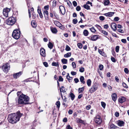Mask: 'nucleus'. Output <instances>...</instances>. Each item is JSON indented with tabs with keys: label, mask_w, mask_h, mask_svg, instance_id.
<instances>
[{
	"label": "nucleus",
	"mask_w": 129,
	"mask_h": 129,
	"mask_svg": "<svg viewBox=\"0 0 129 129\" xmlns=\"http://www.w3.org/2000/svg\"><path fill=\"white\" fill-rule=\"evenodd\" d=\"M99 67L100 70H102L103 69V66L102 64H100L99 66Z\"/></svg>",
	"instance_id": "obj_43"
},
{
	"label": "nucleus",
	"mask_w": 129,
	"mask_h": 129,
	"mask_svg": "<svg viewBox=\"0 0 129 129\" xmlns=\"http://www.w3.org/2000/svg\"><path fill=\"white\" fill-rule=\"evenodd\" d=\"M22 115V114L19 111L17 112L16 113L9 114L8 116V121L12 124L16 123L19 120L20 118Z\"/></svg>",
	"instance_id": "obj_2"
},
{
	"label": "nucleus",
	"mask_w": 129,
	"mask_h": 129,
	"mask_svg": "<svg viewBox=\"0 0 129 129\" xmlns=\"http://www.w3.org/2000/svg\"><path fill=\"white\" fill-rule=\"evenodd\" d=\"M73 4L74 7L77 6V3L76 1H74L73 2Z\"/></svg>",
	"instance_id": "obj_58"
},
{
	"label": "nucleus",
	"mask_w": 129,
	"mask_h": 129,
	"mask_svg": "<svg viewBox=\"0 0 129 129\" xmlns=\"http://www.w3.org/2000/svg\"><path fill=\"white\" fill-rule=\"evenodd\" d=\"M23 72L20 71L18 73H14L13 74V76L14 79H17L19 78L22 74Z\"/></svg>",
	"instance_id": "obj_8"
},
{
	"label": "nucleus",
	"mask_w": 129,
	"mask_h": 129,
	"mask_svg": "<svg viewBox=\"0 0 129 129\" xmlns=\"http://www.w3.org/2000/svg\"><path fill=\"white\" fill-rule=\"evenodd\" d=\"M81 7L79 6H77L76 8V10L77 11H79L81 10Z\"/></svg>",
	"instance_id": "obj_57"
},
{
	"label": "nucleus",
	"mask_w": 129,
	"mask_h": 129,
	"mask_svg": "<svg viewBox=\"0 0 129 129\" xmlns=\"http://www.w3.org/2000/svg\"><path fill=\"white\" fill-rule=\"evenodd\" d=\"M50 29L52 32L54 34H56L57 32V30L56 28L51 27Z\"/></svg>",
	"instance_id": "obj_18"
},
{
	"label": "nucleus",
	"mask_w": 129,
	"mask_h": 129,
	"mask_svg": "<svg viewBox=\"0 0 129 129\" xmlns=\"http://www.w3.org/2000/svg\"><path fill=\"white\" fill-rule=\"evenodd\" d=\"M55 24L57 26H60L61 25V24L57 21H55Z\"/></svg>",
	"instance_id": "obj_26"
},
{
	"label": "nucleus",
	"mask_w": 129,
	"mask_h": 129,
	"mask_svg": "<svg viewBox=\"0 0 129 129\" xmlns=\"http://www.w3.org/2000/svg\"><path fill=\"white\" fill-rule=\"evenodd\" d=\"M66 129H73L72 127H71L70 125H67L66 127Z\"/></svg>",
	"instance_id": "obj_60"
},
{
	"label": "nucleus",
	"mask_w": 129,
	"mask_h": 129,
	"mask_svg": "<svg viewBox=\"0 0 129 129\" xmlns=\"http://www.w3.org/2000/svg\"><path fill=\"white\" fill-rule=\"evenodd\" d=\"M40 55L42 56L45 57L46 56L45 51L44 48H42L40 50Z\"/></svg>",
	"instance_id": "obj_13"
},
{
	"label": "nucleus",
	"mask_w": 129,
	"mask_h": 129,
	"mask_svg": "<svg viewBox=\"0 0 129 129\" xmlns=\"http://www.w3.org/2000/svg\"><path fill=\"white\" fill-rule=\"evenodd\" d=\"M109 3V0H104V4L105 6L108 5Z\"/></svg>",
	"instance_id": "obj_31"
},
{
	"label": "nucleus",
	"mask_w": 129,
	"mask_h": 129,
	"mask_svg": "<svg viewBox=\"0 0 129 129\" xmlns=\"http://www.w3.org/2000/svg\"><path fill=\"white\" fill-rule=\"evenodd\" d=\"M110 127L111 128H117L118 127H117V126L113 124H111L110 125Z\"/></svg>",
	"instance_id": "obj_37"
},
{
	"label": "nucleus",
	"mask_w": 129,
	"mask_h": 129,
	"mask_svg": "<svg viewBox=\"0 0 129 129\" xmlns=\"http://www.w3.org/2000/svg\"><path fill=\"white\" fill-rule=\"evenodd\" d=\"M121 41L122 42L124 43H125L126 42V40L125 39H122Z\"/></svg>",
	"instance_id": "obj_62"
},
{
	"label": "nucleus",
	"mask_w": 129,
	"mask_h": 129,
	"mask_svg": "<svg viewBox=\"0 0 129 129\" xmlns=\"http://www.w3.org/2000/svg\"><path fill=\"white\" fill-rule=\"evenodd\" d=\"M84 70V68L83 67H82L80 68L79 69V71L81 73L83 72Z\"/></svg>",
	"instance_id": "obj_48"
},
{
	"label": "nucleus",
	"mask_w": 129,
	"mask_h": 129,
	"mask_svg": "<svg viewBox=\"0 0 129 129\" xmlns=\"http://www.w3.org/2000/svg\"><path fill=\"white\" fill-rule=\"evenodd\" d=\"M122 85L123 86V87L124 88H128V87L127 85L124 82H123L122 83Z\"/></svg>",
	"instance_id": "obj_39"
},
{
	"label": "nucleus",
	"mask_w": 129,
	"mask_h": 129,
	"mask_svg": "<svg viewBox=\"0 0 129 129\" xmlns=\"http://www.w3.org/2000/svg\"><path fill=\"white\" fill-rule=\"evenodd\" d=\"M48 45V47L50 49H52L53 46V44L50 42H49Z\"/></svg>",
	"instance_id": "obj_28"
},
{
	"label": "nucleus",
	"mask_w": 129,
	"mask_h": 129,
	"mask_svg": "<svg viewBox=\"0 0 129 129\" xmlns=\"http://www.w3.org/2000/svg\"><path fill=\"white\" fill-rule=\"evenodd\" d=\"M56 5V2L55 0H54L52 2V6L53 7H55Z\"/></svg>",
	"instance_id": "obj_40"
},
{
	"label": "nucleus",
	"mask_w": 129,
	"mask_h": 129,
	"mask_svg": "<svg viewBox=\"0 0 129 129\" xmlns=\"http://www.w3.org/2000/svg\"><path fill=\"white\" fill-rule=\"evenodd\" d=\"M78 22V21L77 19L75 18L73 19V24H76Z\"/></svg>",
	"instance_id": "obj_42"
},
{
	"label": "nucleus",
	"mask_w": 129,
	"mask_h": 129,
	"mask_svg": "<svg viewBox=\"0 0 129 129\" xmlns=\"http://www.w3.org/2000/svg\"><path fill=\"white\" fill-rule=\"evenodd\" d=\"M83 7L84 8L87 10H90V6L87 5L86 4H84L83 6Z\"/></svg>",
	"instance_id": "obj_24"
},
{
	"label": "nucleus",
	"mask_w": 129,
	"mask_h": 129,
	"mask_svg": "<svg viewBox=\"0 0 129 129\" xmlns=\"http://www.w3.org/2000/svg\"><path fill=\"white\" fill-rule=\"evenodd\" d=\"M101 104L102 107L104 108L105 107L106 105L105 103L104 102H101Z\"/></svg>",
	"instance_id": "obj_44"
},
{
	"label": "nucleus",
	"mask_w": 129,
	"mask_h": 129,
	"mask_svg": "<svg viewBox=\"0 0 129 129\" xmlns=\"http://www.w3.org/2000/svg\"><path fill=\"white\" fill-rule=\"evenodd\" d=\"M44 14L45 19L46 20H48L49 19L48 14V12L47 10H45L44 12Z\"/></svg>",
	"instance_id": "obj_15"
},
{
	"label": "nucleus",
	"mask_w": 129,
	"mask_h": 129,
	"mask_svg": "<svg viewBox=\"0 0 129 129\" xmlns=\"http://www.w3.org/2000/svg\"><path fill=\"white\" fill-rule=\"evenodd\" d=\"M68 5L69 6L70 8L72 7V5L71 3L68 0V1L67 2Z\"/></svg>",
	"instance_id": "obj_36"
},
{
	"label": "nucleus",
	"mask_w": 129,
	"mask_h": 129,
	"mask_svg": "<svg viewBox=\"0 0 129 129\" xmlns=\"http://www.w3.org/2000/svg\"><path fill=\"white\" fill-rule=\"evenodd\" d=\"M17 94L18 97L15 99L17 104L25 105L29 103V98L28 96L23 94L21 91H18Z\"/></svg>",
	"instance_id": "obj_1"
},
{
	"label": "nucleus",
	"mask_w": 129,
	"mask_h": 129,
	"mask_svg": "<svg viewBox=\"0 0 129 129\" xmlns=\"http://www.w3.org/2000/svg\"><path fill=\"white\" fill-rule=\"evenodd\" d=\"M33 78L32 77L30 78H28L27 79H26L25 80H24V82H30V81H33L32 80H31Z\"/></svg>",
	"instance_id": "obj_34"
},
{
	"label": "nucleus",
	"mask_w": 129,
	"mask_h": 129,
	"mask_svg": "<svg viewBox=\"0 0 129 129\" xmlns=\"http://www.w3.org/2000/svg\"><path fill=\"white\" fill-rule=\"evenodd\" d=\"M124 71L125 73L126 74H128L129 72V71L127 68H125L124 69Z\"/></svg>",
	"instance_id": "obj_49"
},
{
	"label": "nucleus",
	"mask_w": 129,
	"mask_h": 129,
	"mask_svg": "<svg viewBox=\"0 0 129 129\" xmlns=\"http://www.w3.org/2000/svg\"><path fill=\"white\" fill-rule=\"evenodd\" d=\"M58 81L60 82H62L63 81V79L61 76H60L59 77Z\"/></svg>",
	"instance_id": "obj_46"
},
{
	"label": "nucleus",
	"mask_w": 129,
	"mask_h": 129,
	"mask_svg": "<svg viewBox=\"0 0 129 129\" xmlns=\"http://www.w3.org/2000/svg\"><path fill=\"white\" fill-rule=\"evenodd\" d=\"M56 105L57 106V107L59 109L60 107V103L59 101H57L56 103Z\"/></svg>",
	"instance_id": "obj_35"
},
{
	"label": "nucleus",
	"mask_w": 129,
	"mask_h": 129,
	"mask_svg": "<svg viewBox=\"0 0 129 129\" xmlns=\"http://www.w3.org/2000/svg\"><path fill=\"white\" fill-rule=\"evenodd\" d=\"M77 46L80 49L82 48V45L81 43H78L77 44Z\"/></svg>",
	"instance_id": "obj_45"
},
{
	"label": "nucleus",
	"mask_w": 129,
	"mask_h": 129,
	"mask_svg": "<svg viewBox=\"0 0 129 129\" xmlns=\"http://www.w3.org/2000/svg\"><path fill=\"white\" fill-rule=\"evenodd\" d=\"M84 87H83L82 88H80L78 89V92L79 93L83 92L84 90Z\"/></svg>",
	"instance_id": "obj_33"
},
{
	"label": "nucleus",
	"mask_w": 129,
	"mask_h": 129,
	"mask_svg": "<svg viewBox=\"0 0 129 129\" xmlns=\"http://www.w3.org/2000/svg\"><path fill=\"white\" fill-rule=\"evenodd\" d=\"M84 35L85 36H87L88 34V32L87 30L85 29L83 32Z\"/></svg>",
	"instance_id": "obj_30"
},
{
	"label": "nucleus",
	"mask_w": 129,
	"mask_h": 129,
	"mask_svg": "<svg viewBox=\"0 0 129 129\" xmlns=\"http://www.w3.org/2000/svg\"><path fill=\"white\" fill-rule=\"evenodd\" d=\"M72 66L73 68H75L76 67V64L74 62H73L72 63Z\"/></svg>",
	"instance_id": "obj_56"
},
{
	"label": "nucleus",
	"mask_w": 129,
	"mask_h": 129,
	"mask_svg": "<svg viewBox=\"0 0 129 129\" xmlns=\"http://www.w3.org/2000/svg\"><path fill=\"white\" fill-rule=\"evenodd\" d=\"M111 28L114 31H115L117 30V25L116 24L114 23H112L111 25Z\"/></svg>",
	"instance_id": "obj_14"
},
{
	"label": "nucleus",
	"mask_w": 129,
	"mask_h": 129,
	"mask_svg": "<svg viewBox=\"0 0 129 129\" xmlns=\"http://www.w3.org/2000/svg\"><path fill=\"white\" fill-rule=\"evenodd\" d=\"M49 6L48 5H46L44 7V8L45 9L47 10L49 9Z\"/></svg>",
	"instance_id": "obj_64"
},
{
	"label": "nucleus",
	"mask_w": 129,
	"mask_h": 129,
	"mask_svg": "<svg viewBox=\"0 0 129 129\" xmlns=\"http://www.w3.org/2000/svg\"><path fill=\"white\" fill-rule=\"evenodd\" d=\"M102 33L104 35H105L107 36V35H108L107 32L104 30H102Z\"/></svg>",
	"instance_id": "obj_55"
},
{
	"label": "nucleus",
	"mask_w": 129,
	"mask_h": 129,
	"mask_svg": "<svg viewBox=\"0 0 129 129\" xmlns=\"http://www.w3.org/2000/svg\"><path fill=\"white\" fill-rule=\"evenodd\" d=\"M10 66L8 63H7L4 65L2 67L3 71L5 72H7L10 69Z\"/></svg>",
	"instance_id": "obj_6"
},
{
	"label": "nucleus",
	"mask_w": 129,
	"mask_h": 129,
	"mask_svg": "<svg viewBox=\"0 0 129 129\" xmlns=\"http://www.w3.org/2000/svg\"><path fill=\"white\" fill-rule=\"evenodd\" d=\"M126 101L125 98L123 96H121L118 99V101L120 103L122 104L125 102Z\"/></svg>",
	"instance_id": "obj_17"
},
{
	"label": "nucleus",
	"mask_w": 129,
	"mask_h": 129,
	"mask_svg": "<svg viewBox=\"0 0 129 129\" xmlns=\"http://www.w3.org/2000/svg\"><path fill=\"white\" fill-rule=\"evenodd\" d=\"M94 120L96 123L99 124H100L102 123V119L100 116L98 115L96 116Z\"/></svg>",
	"instance_id": "obj_5"
},
{
	"label": "nucleus",
	"mask_w": 129,
	"mask_h": 129,
	"mask_svg": "<svg viewBox=\"0 0 129 129\" xmlns=\"http://www.w3.org/2000/svg\"><path fill=\"white\" fill-rule=\"evenodd\" d=\"M117 30L118 32L121 33H124V31L123 29H118Z\"/></svg>",
	"instance_id": "obj_53"
},
{
	"label": "nucleus",
	"mask_w": 129,
	"mask_h": 129,
	"mask_svg": "<svg viewBox=\"0 0 129 129\" xmlns=\"http://www.w3.org/2000/svg\"><path fill=\"white\" fill-rule=\"evenodd\" d=\"M59 9L62 14L63 15H64L66 12V10L64 7L62 6H59Z\"/></svg>",
	"instance_id": "obj_10"
},
{
	"label": "nucleus",
	"mask_w": 129,
	"mask_h": 129,
	"mask_svg": "<svg viewBox=\"0 0 129 129\" xmlns=\"http://www.w3.org/2000/svg\"><path fill=\"white\" fill-rule=\"evenodd\" d=\"M114 13V12H109L104 14V15L107 17H111L113 15Z\"/></svg>",
	"instance_id": "obj_16"
},
{
	"label": "nucleus",
	"mask_w": 129,
	"mask_h": 129,
	"mask_svg": "<svg viewBox=\"0 0 129 129\" xmlns=\"http://www.w3.org/2000/svg\"><path fill=\"white\" fill-rule=\"evenodd\" d=\"M99 37V36L98 35H94L92 36L89 39L92 41H95L98 39Z\"/></svg>",
	"instance_id": "obj_11"
},
{
	"label": "nucleus",
	"mask_w": 129,
	"mask_h": 129,
	"mask_svg": "<svg viewBox=\"0 0 129 129\" xmlns=\"http://www.w3.org/2000/svg\"><path fill=\"white\" fill-rule=\"evenodd\" d=\"M65 50L66 51H68L71 50V48L68 45H67L66 46Z\"/></svg>",
	"instance_id": "obj_41"
},
{
	"label": "nucleus",
	"mask_w": 129,
	"mask_h": 129,
	"mask_svg": "<svg viewBox=\"0 0 129 129\" xmlns=\"http://www.w3.org/2000/svg\"><path fill=\"white\" fill-rule=\"evenodd\" d=\"M74 80L75 82V83H77L79 81L78 79L77 78H75L74 79Z\"/></svg>",
	"instance_id": "obj_59"
},
{
	"label": "nucleus",
	"mask_w": 129,
	"mask_h": 129,
	"mask_svg": "<svg viewBox=\"0 0 129 129\" xmlns=\"http://www.w3.org/2000/svg\"><path fill=\"white\" fill-rule=\"evenodd\" d=\"M80 81L83 84H84L85 82L84 81V78L83 76H81L80 78Z\"/></svg>",
	"instance_id": "obj_22"
},
{
	"label": "nucleus",
	"mask_w": 129,
	"mask_h": 129,
	"mask_svg": "<svg viewBox=\"0 0 129 129\" xmlns=\"http://www.w3.org/2000/svg\"><path fill=\"white\" fill-rule=\"evenodd\" d=\"M59 90L60 92H61V96H62V93H61V92L64 93L66 92L65 88L63 86H62L61 87H60Z\"/></svg>",
	"instance_id": "obj_20"
},
{
	"label": "nucleus",
	"mask_w": 129,
	"mask_h": 129,
	"mask_svg": "<svg viewBox=\"0 0 129 129\" xmlns=\"http://www.w3.org/2000/svg\"><path fill=\"white\" fill-rule=\"evenodd\" d=\"M37 11L38 13H41L40 7L38 6V7Z\"/></svg>",
	"instance_id": "obj_47"
},
{
	"label": "nucleus",
	"mask_w": 129,
	"mask_h": 129,
	"mask_svg": "<svg viewBox=\"0 0 129 129\" xmlns=\"http://www.w3.org/2000/svg\"><path fill=\"white\" fill-rule=\"evenodd\" d=\"M10 11V9L8 8H6L5 9H4L3 11V14L4 16L6 17H8L9 12Z\"/></svg>",
	"instance_id": "obj_7"
},
{
	"label": "nucleus",
	"mask_w": 129,
	"mask_h": 129,
	"mask_svg": "<svg viewBox=\"0 0 129 129\" xmlns=\"http://www.w3.org/2000/svg\"><path fill=\"white\" fill-rule=\"evenodd\" d=\"M99 18L100 20L101 21L104 20L105 19L104 17L103 16H100Z\"/></svg>",
	"instance_id": "obj_52"
},
{
	"label": "nucleus",
	"mask_w": 129,
	"mask_h": 129,
	"mask_svg": "<svg viewBox=\"0 0 129 129\" xmlns=\"http://www.w3.org/2000/svg\"><path fill=\"white\" fill-rule=\"evenodd\" d=\"M52 65L53 66H54L59 67V64L58 62H53L52 63Z\"/></svg>",
	"instance_id": "obj_23"
},
{
	"label": "nucleus",
	"mask_w": 129,
	"mask_h": 129,
	"mask_svg": "<svg viewBox=\"0 0 129 129\" xmlns=\"http://www.w3.org/2000/svg\"><path fill=\"white\" fill-rule=\"evenodd\" d=\"M77 122L78 123H82V124H84V121L82 119H78L77 120Z\"/></svg>",
	"instance_id": "obj_32"
},
{
	"label": "nucleus",
	"mask_w": 129,
	"mask_h": 129,
	"mask_svg": "<svg viewBox=\"0 0 129 129\" xmlns=\"http://www.w3.org/2000/svg\"><path fill=\"white\" fill-rule=\"evenodd\" d=\"M86 83L87 85L89 87L90 86L91 83V81L90 79H88L87 80Z\"/></svg>",
	"instance_id": "obj_25"
},
{
	"label": "nucleus",
	"mask_w": 129,
	"mask_h": 129,
	"mask_svg": "<svg viewBox=\"0 0 129 129\" xmlns=\"http://www.w3.org/2000/svg\"><path fill=\"white\" fill-rule=\"evenodd\" d=\"M98 89L96 84H94L89 89V91L90 92L93 93L95 91Z\"/></svg>",
	"instance_id": "obj_9"
},
{
	"label": "nucleus",
	"mask_w": 129,
	"mask_h": 129,
	"mask_svg": "<svg viewBox=\"0 0 129 129\" xmlns=\"http://www.w3.org/2000/svg\"><path fill=\"white\" fill-rule=\"evenodd\" d=\"M71 52H69L64 55V57L66 58L69 57L71 56Z\"/></svg>",
	"instance_id": "obj_27"
},
{
	"label": "nucleus",
	"mask_w": 129,
	"mask_h": 129,
	"mask_svg": "<svg viewBox=\"0 0 129 129\" xmlns=\"http://www.w3.org/2000/svg\"><path fill=\"white\" fill-rule=\"evenodd\" d=\"M90 30L92 33H94L96 31V30L95 29L94 27L89 28Z\"/></svg>",
	"instance_id": "obj_38"
},
{
	"label": "nucleus",
	"mask_w": 129,
	"mask_h": 129,
	"mask_svg": "<svg viewBox=\"0 0 129 129\" xmlns=\"http://www.w3.org/2000/svg\"><path fill=\"white\" fill-rule=\"evenodd\" d=\"M111 61L114 62H116V61L115 58L113 57H111Z\"/></svg>",
	"instance_id": "obj_54"
},
{
	"label": "nucleus",
	"mask_w": 129,
	"mask_h": 129,
	"mask_svg": "<svg viewBox=\"0 0 129 129\" xmlns=\"http://www.w3.org/2000/svg\"><path fill=\"white\" fill-rule=\"evenodd\" d=\"M117 124L119 126H124V122L122 121L119 120L116 121Z\"/></svg>",
	"instance_id": "obj_12"
},
{
	"label": "nucleus",
	"mask_w": 129,
	"mask_h": 129,
	"mask_svg": "<svg viewBox=\"0 0 129 129\" xmlns=\"http://www.w3.org/2000/svg\"><path fill=\"white\" fill-rule=\"evenodd\" d=\"M63 64H66L67 63L68 60L66 59L63 58L61 60Z\"/></svg>",
	"instance_id": "obj_29"
},
{
	"label": "nucleus",
	"mask_w": 129,
	"mask_h": 129,
	"mask_svg": "<svg viewBox=\"0 0 129 129\" xmlns=\"http://www.w3.org/2000/svg\"><path fill=\"white\" fill-rule=\"evenodd\" d=\"M43 64L44 66L46 67H48V64L46 62H43Z\"/></svg>",
	"instance_id": "obj_51"
},
{
	"label": "nucleus",
	"mask_w": 129,
	"mask_h": 129,
	"mask_svg": "<svg viewBox=\"0 0 129 129\" xmlns=\"http://www.w3.org/2000/svg\"><path fill=\"white\" fill-rule=\"evenodd\" d=\"M69 95L72 100L73 101L74 100L75 96V95L73 93L71 92H70Z\"/></svg>",
	"instance_id": "obj_21"
},
{
	"label": "nucleus",
	"mask_w": 129,
	"mask_h": 129,
	"mask_svg": "<svg viewBox=\"0 0 129 129\" xmlns=\"http://www.w3.org/2000/svg\"><path fill=\"white\" fill-rule=\"evenodd\" d=\"M111 96L112 100L114 101H115L117 98V95L115 93H113L112 95Z\"/></svg>",
	"instance_id": "obj_19"
},
{
	"label": "nucleus",
	"mask_w": 129,
	"mask_h": 129,
	"mask_svg": "<svg viewBox=\"0 0 129 129\" xmlns=\"http://www.w3.org/2000/svg\"><path fill=\"white\" fill-rule=\"evenodd\" d=\"M115 79L116 81L118 82H119V79L118 76H116L115 77Z\"/></svg>",
	"instance_id": "obj_61"
},
{
	"label": "nucleus",
	"mask_w": 129,
	"mask_h": 129,
	"mask_svg": "<svg viewBox=\"0 0 129 129\" xmlns=\"http://www.w3.org/2000/svg\"><path fill=\"white\" fill-rule=\"evenodd\" d=\"M16 21L14 17H12L7 19L6 22L7 24L12 25L15 23Z\"/></svg>",
	"instance_id": "obj_4"
},
{
	"label": "nucleus",
	"mask_w": 129,
	"mask_h": 129,
	"mask_svg": "<svg viewBox=\"0 0 129 129\" xmlns=\"http://www.w3.org/2000/svg\"><path fill=\"white\" fill-rule=\"evenodd\" d=\"M20 32L19 30L18 29L14 30L12 34L13 37L16 39H18L20 37Z\"/></svg>",
	"instance_id": "obj_3"
},
{
	"label": "nucleus",
	"mask_w": 129,
	"mask_h": 129,
	"mask_svg": "<svg viewBox=\"0 0 129 129\" xmlns=\"http://www.w3.org/2000/svg\"><path fill=\"white\" fill-rule=\"evenodd\" d=\"M73 79V78L72 77H69L68 79V80L69 81V82H70L72 81Z\"/></svg>",
	"instance_id": "obj_63"
},
{
	"label": "nucleus",
	"mask_w": 129,
	"mask_h": 129,
	"mask_svg": "<svg viewBox=\"0 0 129 129\" xmlns=\"http://www.w3.org/2000/svg\"><path fill=\"white\" fill-rule=\"evenodd\" d=\"M119 47L118 46H116L115 48V51L116 52H119Z\"/></svg>",
	"instance_id": "obj_50"
}]
</instances>
